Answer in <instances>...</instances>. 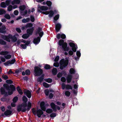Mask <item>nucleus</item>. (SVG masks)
Here are the masks:
<instances>
[{"label":"nucleus","instance_id":"obj_1","mask_svg":"<svg viewBox=\"0 0 122 122\" xmlns=\"http://www.w3.org/2000/svg\"><path fill=\"white\" fill-rule=\"evenodd\" d=\"M28 104L22 103L18 105L17 107V111L25 112L26 111H29L31 107V104L30 102H28Z\"/></svg>","mask_w":122,"mask_h":122},{"label":"nucleus","instance_id":"obj_2","mask_svg":"<svg viewBox=\"0 0 122 122\" xmlns=\"http://www.w3.org/2000/svg\"><path fill=\"white\" fill-rule=\"evenodd\" d=\"M42 29L40 27L38 28V30L36 33L35 35L37 36L39 35L40 36H38L37 38H34L33 40V42L35 44H38L40 42L41 38V37L44 34L43 32L42 31Z\"/></svg>","mask_w":122,"mask_h":122},{"label":"nucleus","instance_id":"obj_3","mask_svg":"<svg viewBox=\"0 0 122 122\" xmlns=\"http://www.w3.org/2000/svg\"><path fill=\"white\" fill-rule=\"evenodd\" d=\"M1 37L4 40L9 42L10 41V39H11L12 41L14 42H15L17 40V38L15 36H13L10 34L7 35H2Z\"/></svg>","mask_w":122,"mask_h":122},{"label":"nucleus","instance_id":"obj_4","mask_svg":"<svg viewBox=\"0 0 122 122\" xmlns=\"http://www.w3.org/2000/svg\"><path fill=\"white\" fill-rule=\"evenodd\" d=\"M34 72L35 76H38L41 75L43 73V71L39 67L35 66L34 68Z\"/></svg>","mask_w":122,"mask_h":122},{"label":"nucleus","instance_id":"obj_5","mask_svg":"<svg viewBox=\"0 0 122 122\" xmlns=\"http://www.w3.org/2000/svg\"><path fill=\"white\" fill-rule=\"evenodd\" d=\"M41 109H39L37 111L35 110L34 108H33L32 109V112L34 114L36 115V113L37 116L39 118L41 117V115L43 114L44 112Z\"/></svg>","mask_w":122,"mask_h":122},{"label":"nucleus","instance_id":"obj_6","mask_svg":"<svg viewBox=\"0 0 122 122\" xmlns=\"http://www.w3.org/2000/svg\"><path fill=\"white\" fill-rule=\"evenodd\" d=\"M49 105L48 103L45 104L44 101L41 102L40 103V107L41 109L43 111H45L46 109V107L49 106Z\"/></svg>","mask_w":122,"mask_h":122},{"label":"nucleus","instance_id":"obj_7","mask_svg":"<svg viewBox=\"0 0 122 122\" xmlns=\"http://www.w3.org/2000/svg\"><path fill=\"white\" fill-rule=\"evenodd\" d=\"M15 90V86L11 84L10 86V88L8 91V95H10L12 94L14 92Z\"/></svg>","mask_w":122,"mask_h":122},{"label":"nucleus","instance_id":"obj_8","mask_svg":"<svg viewBox=\"0 0 122 122\" xmlns=\"http://www.w3.org/2000/svg\"><path fill=\"white\" fill-rule=\"evenodd\" d=\"M38 11L40 12H41L39 9H40L41 10L45 11L47 10L48 9V7L47 6H41L39 5H38Z\"/></svg>","mask_w":122,"mask_h":122},{"label":"nucleus","instance_id":"obj_9","mask_svg":"<svg viewBox=\"0 0 122 122\" xmlns=\"http://www.w3.org/2000/svg\"><path fill=\"white\" fill-rule=\"evenodd\" d=\"M16 61L15 59H12L11 60H10L7 61L6 62L4 63V64L5 66H8L9 64H12L14 63Z\"/></svg>","mask_w":122,"mask_h":122},{"label":"nucleus","instance_id":"obj_10","mask_svg":"<svg viewBox=\"0 0 122 122\" xmlns=\"http://www.w3.org/2000/svg\"><path fill=\"white\" fill-rule=\"evenodd\" d=\"M34 30V27H33L28 29L26 30L27 34L29 36L32 35Z\"/></svg>","mask_w":122,"mask_h":122},{"label":"nucleus","instance_id":"obj_11","mask_svg":"<svg viewBox=\"0 0 122 122\" xmlns=\"http://www.w3.org/2000/svg\"><path fill=\"white\" fill-rule=\"evenodd\" d=\"M70 46L72 47V50L74 52H76V46L74 43L70 42L69 44Z\"/></svg>","mask_w":122,"mask_h":122},{"label":"nucleus","instance_id":"obj_12","mask_svg":"<svg viewBox=\"0 0 122 122\" xmlns=\"http://www.w3.org/2000/svg\"><path fill=\"white\" fill-rule=\"evenodd\" d=\"M61 27V25L59 23H57L55 24V29L56 32L59 31Z\"/></svg>","mask_w":122,"mask_h":122},{"label":"nucleus","instance_id":"obj_13","mask_svg":"<svg viewBox=\"0 0 122 122\" xmlns=\"http://www.w3.org/2000/svg\"><path fill=\"white\" fill-rule=\"evenodd\" d=\"M24 94L29 98H30L31 96V92L29 90H26L24 92Z\"/></svg>","mask_w":122,"mask_h":122},{"label":"nucleus","instance_id":"obj_14","mask_svg":"<svg viewBox=\"0 0 122 122\" xmlns=\"http://www.w3.org/2000/svg\"><path fill=\"white\" fill-rule=\"evenodd\" d=\"M63 50L64 51H68L69 50L70 48L69 47L67 46V44L66 43H65L63 46Z\"/></svg>","mask_w":122,"mask_h":122},{"label":"nucleus","instance_id":"obj_15","mask_svg":"<svg viewBox=\"0 0 122 122\" xmlns=\"http://www.w3.org/2000/svg\"><path fill=\"white\" fill-rule=\"evenodd\" d=\"M50 106L54 112H56V111L57 110L56 107V105L54 103L52 102H51L50 104Z\"/></svg>","mask_w":122,"mask_h":122},{"label":"nucleus","instance_id":"obj_16","mask_svg":"<svg viewBox=\"0 0 122 122\" xmlns=\"http://www.w3.org/2000/svg\"><path fill=\"white\" fill-rule=\"evenodd\" d=\"M65 43L66 42H64V40L63 39L60 40L58 42V45L60 46H62V48H63V46L65 44Z\"/></svg>","mask_w":122,"mask_h":122},{"label":"nucleus","instance_id":"obj_17","mask_svg":"<svg viewBox=\"0 0 122 122\" xmlns=\"http://www.w3.org/2000/svg\"><path fill=\"white\" fill-rule=\"evenodd\" d=\"M72 76L71 75H68L66 78L67 83H70L71 81Z\"/></svg>","mask_w":122,"mask_h":122},{"label":"nucleus","instance_id":"obj_18","mask_svg":"<svg viewBox=\"0 0 122 122\" xmlns=\"http://www.w3.org/2000/svg\"><path fill=\"white\" fill-rule=\"evenodd\" d=\"M12 112L11 111L9 110H7L4 112V114L6 116H8L11 115Z\"/></svg>","mask_w":122,"mask_h":122},{"label":"nucleus","instance_id":"obj_19","mask_svg":"<svg viewBox=\"0 0 122 122\" xmlns=\"http://www.w3.org/2000/svg\"><path fill=\"white\" fill-rule=\"evenodd\" d=\"M68 61L65 60L64 59H62L60 61V64H61L66 65V64H67V65H68Z\"/></svg>","mask_w":122,"mask_h":122},{"label":"nucleus","instance_id":"obj_20","mask_svg":"<svg viewBox=\"0 0 122 122\" xmlns=\"http://www.w3.org/2000/svg\"><path fill=\"white\" fill-rule=\"evenodd\" d=\"M22 100L23 101V102L22 103L27 104V102L28 101V99L25 96H24L23 97Z\"/></svg>","mask_w":122,"mask_h":122},{"label":"nucleus","instance_id":"obj_21","mask_svg":"<svg viewBox=\"0 0 122 122\" xmlns=\"http://www.w3.org/2000/svg\"><path fill=\"white\" fill-rule=\"evenodd\" d=\"M16 90L20 94L22 95L23 94V92L19 86L17 87L16 88Z\"/></svg>","mask_w":122,"mask_h":122},{"label":"nucleus","instance_id":"obj_22","mask_svg":"<svg viewBox=\"0 0 122 122\" xmlns=\"http://www.w3.org/2000/svg\"><path fill=\"white\" fill-rule=\"evenodd\" d=\"M57 72V70L56 68H53L52 70V72L53 74L54 75H56Z\"/></svg>","mask_w":122,"mask_h":122},{"label":"nucleus","instance_id":"obj_23","mask_svg":"<svg viewBox=\"0 0 122 122\" xmlns=\"http://www.w3.org/2000/svg\"><path fill=\"white\" fill-rule=\"evenodd\" d=\"M44 68L47 70H49L51 68V66L48 64H46L44 66Z\"/></svg>","mask_w":122,"mask_h":122},{"label":"nucleus","instance_id":"obj_24","mask_svg":"<svg viewBox=\"0 0 122 122\" xmlns=\"http://www.w3.org/2000/svg\"><path fill=\"white\" fill-rule=\"evenodd\" d=\"M9 53V52L7 51H2L0 52V55H5Z\"/></svg>","mask_w":122,"mask_h":122},{"label":"nucleus","instance_id":"obj_25","mask_svg":"<svg viewBox=\"0 0 122 122\" xmlns=\"http://www.w3.org/2000/svg\"><path fill=\"white\" fill-rule=\"evenodd\" d=\"M29 36V35H28L27 34H25L22 35V37L24 39H26L28 38Z\"/></svg>","mask_w":122,"mask_h":122},{"label":"nucleus","instance_id":"obj_26","mask_svg":"<svg viewBox=\"0 0 122 122\" xmlns=\"http://www.w3.org/2000/svg\"><path fill=\"white\" fill-rule=\"evenodd\" d=\"M20 10L22 11H24L26 8V7L25 5H20L19 6V7Z\"/></svg>","mask_w":122,"mask_h":122},{"label":"nucleus","instance_id":"obj_27","mask_svg":"<svg viewBox=\"0 0 122 122\" xmlns=\"http://www.w3.org/2000/svg\"><path fill=\"white\" fill-rule=\"evenodd\" d=\"M44 80L49 83L52 82V79L51 78H45L44 79Z\"/></svg>","mask_w":122,"mask_h":122},{"label":"nucleus","instance_id":"obj_28","mask_svg":"<svg viewBox=\"0 0 122 122\" xmlns=\"http://www.w3.org/2000/svg\"><path fill=\"white\" fill-rule=\"evenodd\" d=\"M33 26V24L31 23H28L25 25L26 28H31Z\"/></svg>","mask_w":122,"mask_h":122},{"label":"nucleus","instance_id":"obj_29","mask_svg":"<svg viewBox=\"0 0 122 122\" xmlns=\"http://www.w3.org/2000/svg\"><path fill=\"white\" fill-rule=\"evenodd\" d=\"M66 90H68L69 89L72 90V86L69 85H66Z\"/></svg>","mask_w":122,"mask_h":122},{"label":"nucleus","instance_id":"obj_30","mask_svg":"<svg viewBox=\"0 0 122 122\" xmlns=\"http://www.w3.org/2000/svg\"><path fill=\"white\" fill-rule=\"evenodd\" d=\"M67 65V64H66V65L61 64L60 66V69L61 70H63L64 68Z\"/></svg>","mask_w":122,"mask_h":122},{"label":"nucleus","instance_id":"obj_31","mask_svg":"<svg viewBox=\"0 0 122 122\" xmlns=\"http://www.w3.org/2000/svg\"><path fill=\"white\" fill-rule=\"evenodd\" d=\"M76 55L78 57H76L75 58V59L76 60L77 59V58H78L80 57L81 54L80 52L79 51H77L76 52Z\"/></svg>","mask_w":122,"mask_h":122},{"label":"nucleus","instance_id":"obj_32","mask_svg":"<svg viewBox=\"0 0 122 122\" xmlns=\"http://www.w3.org/2000/svg\"><path fill=\"white\" fill-rule=\"evenodd\" d=\"M0 92L1 94L2 95H3L5 94L6 91L4 88L1 87L0 88Z\"/></svg>","mask_w":122,"mask_h":122},{"label":"nucleus","instance_id":"obj_33","mask_svg":"<svg viewBox=\"0 0 122 122\" xmlns=\"http://www.w3.org/2000/svg\"><path fill=\"white\" fill-rule=\"evenodd\" d=\"M0 44L2 45H5L6 44V42L2 39H0Z\"/></svg>","mask_w":122,"mask_h":122},{"label":"nucleus","instance_id":"obj_34","mask_svg":"<svg viewBox=\"0 0 122 122\" xmlns=\"http://www.w3.org/2000/svg\"><path fill=\"white\" fill-rule=\"evenodd\" d=\"M49 16L50 17H52L54 14V11L52 10H51L49 11Z\"/></svg>","mask_w":122,"mask_h":122},{"label":"nucleus","instance_id":"obj_35","mask_svg":"<svg viewBox=\"0 0 122 122\" xmlns=\"http://www.w3.org/2000/svg\"><path fill=\"white\" fill-rule=\"evenodd\" d=\"M3 86L8 91L10 88V86H9L8 85L6 84H3Z\"/></svg>","mask_w":122,"mask_h":122},{"label":"nucleus","instance_id":"obj_36","mask_svg":"<svg viewBox=\"0 0 122 122\" xmlns=\"http://www.w3.org/2000/svg\"><path fill=\"white\" fill-rule=\"evenodd\" d=\"M75 70L73 68H71L69 72L71 74H75Z\"/></svg>","mask_w":122,"mask_h":122},{"label":"nucleus","instance_id":"obj_37","mask_svg":"<svg viewBox=\"0 0 122 122\" xmlns=\"http://www.w3.org/2000/svg\"><path fill=\"white\" fill-rule=\"evenodd\" d=\"M5 58L7 60L10 59L11 57V56L10 54H7L4 56Z\"/></svg>","mask_w":122,"mask_h":122},{"label":"nucleus","instance_id":"obj_38","mask_svg":"<svg viewBox=\"0 0 122 122\" xmlns=\"http://www.w3.org/2000/svg\"><path fill=\"white\" fill-rule=\"evenodd\" d=\"M46 111V112L48 114H50L53 112L52 109L51 108H48Z\"/></svg>","mask_w":122,"mask_h":122},{"label":"nucleus","instance_id":"obj_39","mask_svg":"<svg viewBox=\"0 0 122 122\" xmlns=\"http://www.w3.org/2000/svg\"><path fill=\"white\" fill-rule=\"evenodd\" d=\"M6 12V11L3 9H0V15H1L5 14Z\"/></svg>","mask_w":122,"mask_h":122},{"label":"nucleus","instance_id":"obj_40","mask_svg":"<svg viewBox=\"0 0 122 122\" xmlns=\"http://www.w3.org/2000/svg\"><path fill=\"white\" fill-rule=\"evenodd\" d=\"M6 4L4 2H1L0 4V7L3 8H5L6 7Z\"/></svg>","mask_w":122,"mask_h":122},{"label":"nucleus","instance_id":"obj_41","mask_svg":"<svg viewBox=\"0 0 122 122\" xmlns=\"http://www.w3.org/2000/svg\"><path fill=\"white\" fill-rule=\"evenodd\" d=\"M43 85L46 88H48L50 87L49 84L45 82H44L43 83Z\"/></svg>","mask_w":122,"mask_h":122},{"label":"nucleus","instance_id":"obj_42","mask_svg":"<svg viewBox=\"0 0 122 122\" xmlns=\"http://www.w3.org/2000/svg\"><path fill=\"white\" fill-rule=\"evenodd\" d=\"M44 79L43 78L39 77L37 78V80L38 82H40V83H41L43 81Z\"/></svg>","mask_w":122,"mask_h":122},{"label":"nucleus","instance_id":"obj_43","mask_svg":"<svg viewBox=\"0 0 122 122\" xmlns=\"http://www.w3.org/2000/svg\"><path fill=\"white\" fill-rule=\"evenodd\" d=\"M18 98L17 97H15L13 99L12 101L14 103H16L18 101Z\"/></svg>","mask_w":122,"mask_h":122},{"label":"nucleus","instance_id":"obj_44","mask_svg":"<svg viewBox=\"0 0 122 122\" xmlns=\"http://www.w3.org/2000/svg\"><path fill=\"white\" fill-rule=\"evenodd\" d=\"M13 6L10 5L7 8V10L9 11H11L12 9Z\"/></svg>","mask_w":122,"mask_h":122},{"label":"nucleus","instance_id":"obj_45","mask_svg":"<svg viewBox=\"0 0 122 122\" xmlns=\"http://www.w3.org/2000/svg\"><path fill=\"white\" fill-rule=\"evenodd\" d=\"M30 17L31 21L32 22H34L35 20V19L34 16L32 15H31Z\"/></svg>","mask_w":122,"mask_h":122},{"label":"nucleus","instance_id":"obj_46","mask_svg":"<svg viewBox=\"0 0 122 122\" xmlns=\"http://www.w3.org/2000/svg\"><path fill=\"white\" fill-rule=\"evenodd\" d=\"M65 94L66 96L68 97L70 96L71 92L68 91H66L65 92Z\"/></svg>","mask_w":122,"mask_h":122},{"label":"nucleus","instance_id":"obj_47","mask_svg":"<svg viewBox=\"0 0 122 122\" xmlns=\"http://www.w3.org/2000/svg\"><path fill=\"white\" fill-rule=\"evenodd\" d=\"M4 17L5 18L8 19H10L11 18L10 15L8 14H5Z\"/></svg>","mask_w":122,"mask_h":122},{"label":"nucleus","instance_id":"obj_48","mask_svg":"<svg viewBox=\"0 0 122 122\" xmlns=\"http://www.w3.org/2000/svg\"><path fill=\"white\" fill-rule=\"evenodd\" d=\"M59 16V14H57V15H56L54 18V19L55 21H57L58 19Z\"/></svg>","mask_w":122,"mask_h":122},{"label":"nucleus","instance_id":"obj_49","mask_svg":"<svg viewBox=\"0 0 122 122\" xmlns=\"http://www.w3.org/2000/svg\"><path fill=\"white\" fill-rule=\"evenodd\" d=\"M46 4L49 7L51 6L52 5L51 2L49 1H47L46 2Z\"/></svg>","mask_w":122,"mask_h":122},{"label":"nucleus","instance_id":"obj_50","mask_svg":"<svg viewBox=\"0 0 122 122\" xmlns=\"http://www.w3.org/2000/svg\"><path fill=\"white\" fill-rule=\"evenodd\" d=\"M6 82L7 84H12L13 83V81L11 80H8L6 81Z\"/></svg>","mask_w":122,"mask_h":122},{"label":"nucleus","instance_id":"obj_51","mask_svg":"<svg viewBox=\"0 0 122 122\" xmlns=\"http://www.w3.org/2000/svg\"><path fill=\"white\" fill-rule=\"evenodd\" d=\"M2 77L5 80H6L8 79V77L6 75H5L4 74L3 75H2Z\"/></svg>","mask_w":122,"mask_h":122},{"label":"nucleus","instance_id":"obj_52","mask_svg":"<svg viewBox=\"0 0 122 122\" xmlns=\"http://www.w3.org/2000/svg\"><path fill=\"white\" fill-rule=\"evenodd\" d=\"M25 73L26 75H29L30 74V70L29 69H27L25 71Z\"/></svg>","mask_w":122,"mask_h":122},{"label":"nucleus","instance_id":"obj_53","mask_svg":"<svg viewBox=\"0 0 122 122\" xmlns=\"http://www.w3.org/2000/svg\"><path fill=\"white\" fill-rule=\"evenodd\" d=\"M11 0H6L5 2V4L6 5L8 6L10 4Z\"/></svg>","mask_w":122,"mask_h":122},{"label":"nucleus","instance_id":"obj_54","mask_svg":"<svg viewBox=\"0 0 122 122\" xmlns=\"http://www.w3.org/2000/svg\"><path fill=\"white\" fill-rule=\"evenodd\" d=\"M62 89L63 90H64L66 88V85L64 83H63L61 84Z\"/></svg>","mask_w":122,"mask_h":122},{"label":"nucleus","instance_id":"obj_55","mask_svg":"<svg viewBox=\"0 0 122 122\" xmlns=\"http://www.w3.org/2000/svg\"><path fill=\"white\" fill-rule=\"evenodd\" d=\"M56 113H52L50 115V117H56Z\"/></svg>","mask_w":122,"mask_h":122},{"label":"nucleus","instance_id":"obj_56","mask_svg":"<svg viewBox=\"0 0 122 122\" xmlns=\"http://www.w3.org/2000/svg\"><path fill=\"white\" fill-rule=\"evenodd\" d=\"M21 47L22 48L25 49L26 48L27 46L25 44H21L20 45Z\"/></svg>","mask_w":122,"mask_h":122},{"label":"nucleus","instance_id":"obj_57","mask_svg":"<svg viewBox=\"0 0 122 122\" xmlns=\"http://www.w3.org/2000/svg\"><path fill=\"white\" fill-rule=\"evenodd\" d=\"M62 75V73L59 72L57 75V77L58 78H60L61 77Z\"/></svg>","mask_w":122,"mask_h":122},{"label":"nucleus","instance_id":"obj_58","mask_svg":"<svg viewBox=\"0 0 122 122\" xmlns=\"http://www.w3.org/2000/svg\"><path fill=\"white\" fill-rule=\"evenodd\" d=\"M6 31L5 30H3L0 27V33H5L6 32Z\"/></svg>","mask_w":122,"mask_h":122},{"label":"nucleus","instance_id":"obj_59","mask_svg":"<svg viewBox=\"0 0 122 122\" xmlns=\"http://www.w3.org/2000/svg\"><path fill=\"white\" fill-rule=\"evenodd\" d=\"M59 56H56L54 59V61L56 62H57L59 60Z\"/></svg>","mask_w":122,"mask_h":122},{"label":"nucleus","instance_id":"obj_60","mask_svg":"<svg viewBox=\"0 0 122 122\" xmlns=\"http://www.w3.org/2000/svg\"><path fill=\"white\" fill-rule=\"evenodd\" d=\"M53 66L55 67H58L59 66V64L58 62H55L53 64Z\"/></svg>","mask_w":122,"mask_h":122},{"label":"nucleus","instance_id":"obj_61","mask_svg":"<svg viewBox=\"0 0 122 122\" xmlns=\"http://www.w3.org/2000/svg\"><path fill=\"white\" fill-rule=\"evenodd\" d=\"M15 4L18 5L19 4L20 2V0H14Z\"/></svg>","mask_w":122,"mask_h":122},{"label":"nucleus","instance_id":"obj_62","mask_svg":"<svg viewBox=\"0 0 122 122\" xmlns=\"http://www.w3.org/2000/svg\"><path fill=\"white\" fill-rule=\"evenodd\" d=\"M61 81L63 82H65L66 81L65 78L64 77H62L61 78Z\"/></svg>","mask_w":122,"mask_h":122},{"label":"nucleus","instance_id":"obj_63","mask_svg":"<svg viewBox=\"0 0 122 122\" xmlns=\"http://www.w3.org/2000/svg\"><path fill=\"white\" fill-rule=\"evenodd\" d=\"M15 29L16 30L18 33H20L21 32V31L20 28H17Z\"/></svg>","mask_w":122,"mask_h":122},{"label":"nucleus","instance_id":"obj_64","mask_svg":"<svg viewBox=\"0 0 122 122\" xmlns=\"http://www.w3.org/2000/svg\"><path fill=\"white\" fill-rule=\"evenodd\" d=\"M61 38L63 39H64L66 38L65 35L64 34H62L61 35Z\"/></svg>","mask_w":122,"mask_h":122}]
</instances>
